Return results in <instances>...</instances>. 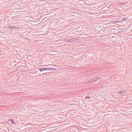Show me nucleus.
Returning <instances> with one entry per match:
<instances>
[{
  "instance_id": "obj_1",
  "label": "nucleus",
  "mask_w": 132,
  "mask_h": 132,
  "mask_svg": "<svg viewBox=\"0 0 132 132\" xmlns=\"http://www.w3.org/2000/svg\"><path fill=\"white\" fill-rule=\"evenodd\" d=\"M45 70H56V69L52 67L45 68Z\"/></svg>"
},
{
  "instance_id": "obj_2",
  "label": "nucleus",
  "mask_w": 132,
  "mask_h": 132,
  "mask_svg": "<svg viewBox=\"0 0 132 132\" xmlns=\"http://www.w3.org/2000/svg\"><path fill=\"white\" fill-rule=\"evenodd\" d=\"M113 19V16H108V21H112Z\"/></svg>"
},
{
  "instance_id": "obj_3",
  "label": "nucleus",
  "mask_w": 132,
  "mask_h": 132,
  "mask_svg": "<svg viewBox=\"0 0 132 132\" xmlns=\"http://www.w3.org/2000/svg\"><path fill=\"white\" fill-rule=\"evenodd\" d=\"M78 40L76 38H72L71 39H70V43H71L72 42H78Z\"/></svg>"
},
{
  "instance_id": "obj_4",
  "label": "nucleus",
  "mask_w": 132,
  "mask_h": 132,
  "mask_svg": "<svg viewBox=\"0 0 132 132\" xmlns=\"http://www.w3.org/2000/svg\"><path fill=\"white\" fill-rule=\"evenodd\" d=\"M38 69L40 72H42L43 71H45V68H39Z\"/></svg>"
},
{
  "instance_id": "obj_5",
  "label": "nucleus",
  "mask_w": 132,
  "mask_h": 132,
  "mask_svg": "<svg viewBox=\"0 0 132 132\" xmlns=\"http://www.w3.org/2000/svg\"><path fill=\"white\" fill-rule=\"evenodd\" d=\"M94 81H96L97 80H98V79H100V78H99L97 77H95V78H93Z\"/></svg>"
},
{
  "instance_id": "obj_6",
  "label": "nucleus",
  "mask_w": 132,
  "mask_h": 132,
  "mask_svg": "<svg viewBox=\"0 0 132 132\" xmlns=\"http://www.w3.org/2000/svg\"><path fill=\"white\" fill-rule=\"evenodd\" d=\"M125 93V90H123L122 91H120L119 92V94H123Z\"/></svg>"
},
{
  "instance_id": "obj_7",
  "label": "nucleus",
  "mask_w": 132,
  "mask_h": 132,
  "mask_svg": "<svg viewBox=\"0 0 132 132\" xmlns=\"http://www.w3.org/2000/svg\"><path fill=\"white\" fill-rule=\"evenodd\" d=\"M13 28L14 29H18V27L16 26H12V27H11V29H12Z\"/></svg>"
},
{
  "instance_id": "obj_8",
  "label": "nucleus",
  "mask_w": 132,
  "mask_h": 132,
  "mask_svg": "<svg viewBox=\"0 0 132 132\" xmlns=\"http://www.w3.org/2000/svg\"><path fill=\"white\" fill-rule=\"evenodd\" d=\"M94 80L93 78L92 79L90 80V82H91V83H92L94 82Z\"/></svg>"
},
{
  "instance_id": "obj_9",
  "label": "nucleus",
  "mask_w": 132,
  "mask_h": 132,
  "mask_svg": "<svg viewBox=\"0 0 132 132\" xmlns=\"http://www.w3.org/2000/svg\"><path fill=\"white\" fill-rule=\"evenodd\" d=\"M65 41L67 42H69L70 43V39H65Z\"/></svg>"
},
{
  "instance_id": "obj_10",
  "label": "nucleus",
  "mask_w": 132,
  "mask_h": 132,
  "mask_svg": "<svg viewBox=\"0 0 132 132\" xmlns=\"http://www.w3.org/2000/svg\"><path fill=\"white\" fill-rule=\"evenodd\" d=\"M10 121L11 122L12 124H14V123L13 122H13V120L12 119H10Z\"/></svg>"
},
{
  "instance_id": "obj_11",
  "label": "nucleus",
  "mask_w": 132,
  "mask_h": 132,
  "mask_svg": "<svg viewBox=\"0 0 132 132\" xmlns=\"http://www.w3.org/2000/svg\"><path fill=\"white\" fill-rule=\"evenodd\" d=\"M123 21H126L127 20V19L126 18H123Z\"/></svg>"
},
{
  "instance_id": "obj_12",
  "label": "nucleus",
  "mask_w": 132,
  "mask_h": 132,
  "mask_svg": "<svg viewBox=\"0 0 132 132\" xmlns=\"http://www.w3.org/2000/svg\"><path fill=\"white\" fill-rule=\"evenodd\" d=\"M120 22L119 21H112V22H111V23H112L113 22Z\"/></svg>"
},
{
  "instance_id": "obj_13",
  "label": "nucleus",
  "mask_w": 132,
  "mask_h": 132,
  "mask_svg": "<svg viewBox=\"0 0 132 132\" xmlns=\"http://www.w3.org/2000/svg\"><path fill=\"white\" fill-rule=\"evenodd\" d=\"M12 27L11 26H8L7 28H10L11 29V27Z\"/></svg>"
},
{
  "instance_id": "obj_14",
  "label": "nucleus",
  "mask_w": 132,
  "mask_h": 132,
  "mask_svg": "<svg viewBox=\"0 0 132 132\" xmlns=\"http://www.w3.org/2000/svg\"><path fill=\"white\" fill-rule=\"evenodd\" d=\"M87 98H90V97H89L88 96H86V97H85V98L87 99Z\"/></svg>"
},
{
  "instance_id": "obj_15",
  "label": "nucleus",
  "mask_w": 132,
  "mask_h": 132,
  "mask_svg": "<svg viewBox=\"0 0 132 132\" xmlns=\"http://www.w3.org/2000/svg\"><path fill=\"white\" fill-rule=\"evenodd\" d=\"M110 23V22H108V27L109 26L111 25H110L109 24Z\"/></svg>"
},
{
  "instance_id": "obj_16",
  "label": "nucleus",
  "mask_w": 132,
  "mask_h": 132,
  "mask_svg": "<svg viewBox=\"0 0 132 132\" xmlns=\"http://www.w3.org/2000/svg\"><path fill=\"white\" fill-rule=\"evenodd\" d=\"M51 65V64H48V65H46L45 66L46 67H48L49 65Z\"/></svg>"
},
{
  "instance_id": "obj_17",
  "label": "nucleus",
  "mask_w": 132,
  "mask_h": 132,
  "mask_svg": "<svg viewBox=\"0 0 132 132\" xmlns=\"http://www.w3.org/2000/svg\"><path fill=\"white\" fill-rule=\"evenodd\" d=\"M111 30V29L110 30V29H109V31H110Z\"/></svg>"
},
{
  "instance_id": "obj_18",
  "label": "nucleus",
  "mask_w": 132,
  "mask_h": 132,
  "mask_svg": "<svg viewBox=\"0 0 132 132\" xmlns=\"http://www.w3.org/2000/svg\"><path fill=\"white\" fill-rule=\"evenodd\" d=\"M108 14H111V13H110L109 14H108ZM111 15L110 14V15Z\"/></svg>"
},
{
  "instance_id": "obj_19",
  "label": "nucleus",
  "mask_w": 132,
  "mask_h": 132,
  "mask_svg": "<svg viewBox=\"0 0 132 132\" xmlns=\"http://www.w3.org/2000/svg\"><path fill=\"white\" fill-rule=\"evenodd\" d=\"M109 8V7L108 6V10H109L108 8Z\"/></svg>"
}]
</instances>
